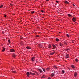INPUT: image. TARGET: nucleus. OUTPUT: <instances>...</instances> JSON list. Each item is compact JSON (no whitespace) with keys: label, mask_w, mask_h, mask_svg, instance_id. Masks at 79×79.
I'll list each match as a JSON object with an SVG mask.
<instances>
[{"label":"nucleus","mask_w":79,"mask_h":79,"mask_svg":"<svg viewBox=\"0 0 79 79\" xmlns=\"http://www.w3.org/2000/svg\"><path fill=\"white\" fill-rule=\"evenodd\" d=\"M64 3H66V4H68V3H68V1H64Z\"/></svg>","instance_id":"nucleus-11"},{"label":"nucleus","mask_w":79,"mask_h":79,"mask_svg":"<svg viewBox=\"0 0 79 79\" xmlns=\"http://www.w3.org/2000/svg\"><path fill=\"white\" fill-rule=\"evenodd\" d=\"M74 76L75 77H76V76H77V73H76V72H75V73H74Z\"/></svg>","instance_id":"nucleus-10"},{"label":"nucleus","mask_w":79,"mask_h":79,"mask_svg":"<svg viewBox=\"0 0 79 79\" xmlns=\"http://www.w3.org/2000/svg\"><path fill=\"white\" fill-rule=\"evenodd\" d=\"M75 61H76V62H78L79 60H78V59H75Z\"/></svg>","instance_id":"nucleus-17"},{"label":"nucleus","mask_w":79,"mask_h":79,"mask_svg":"<svg viewBox=\"0 0 79 79\" xmlns=\"http://www.w3.org/2000/svg\"><path fill=\"white\" fill-rule=\"evenodd\" d=\"M56 3H58V1H56Z\"/></svg>","instance_id":"nucleus-38"},{"label":"nucleus","mask_w":79,"mask_h":79,"mask_svg":"<svg viewBox=\"0 0 79 79\" xmlns=\"http://www.w3.org/2000/svg\"><path fill=\"white\" fill-rule=\"evenodd\" d=\"M64 44H65V45H67V43H66V42H64Z\"/></svg>","instance_id":"nucleus-37"},{"label":"nucleus","mask_w":79,"mask_h":79,"mask_svg":"<svg viewBox=\"0 0 79 79\" xmlns=\"http://www.w3.org/2000/svg\"><path fill=\"white\" fill-rule=\"evenodd\" d=\"M26 48L27 49H31V47H29L27 46V47H26Z\"/></svg>","instance_id":"nucleus-13"},{"label":"nucleus","mask_w":79,"mask_h":79,"mask_svg":"<svg viewBox=\"0 0 79 79\" xmlns=\"http://www.w3.org/2000/svg\"><path fill=\"white\" fill-rule=\"evenodd\" d=\"M41 78H45V77H44V76H42L41 77Z\"/></svg>","instance_id":"nucleus-31"},{"label":"nucleus","mask_w":79,"mask_h":79,"mask_svg":"<svg viewBox=\"0 0 79 79\" xmlns=\"http://www.w3.org/2000/svg\"><path fill=\"white\" fill-rule=\"evenodd\" d=\"M13 58H15V57H16V55H15V54H13Z\"/></svg>","instance_id":"nucleus-14"},{"label":"nucleus","mask_w":79,"mask_h":79,"mask_svg":"<svg viewBox=\"0 0 79 79\" xmlns=\"http://www.w3.org/2000/svg\"><path fill=\"white\" fill-rule=\"evenodd\" d=\"M78 40H79V38L78 39Z\"/></svg>","instance_id":"nucleus-48"},{"label":"nucleus","mask_w":79,"mask_h":79,"mask_svg":"<svg viewBox=\"0 0 79 79\" xmlns=\"http://www.w3.org/2000/svg\"><path fill=\"white\" fill-rule=\"evenodd\" d=\"M52 45L53 46V48H56V46L52 44Z\"/></svg>","instance_id":"nucleus-12"},{"label":"nucleus","mask_w":79,"mask_h":79,"mask_svg":"<svg viewBox=\"0 0 79 79\" xmlns=\"http://www.w3.org/2000/svg\"><path fill=\"white\" fill-rule=\"evenodd\" d=\"M66 35L67 37H69V35H68V34H67Z\"/></svg>","instance_id":"nucleus-20"},{"label":"nucleus","mask_w":79,"mask_h":79,"mask_svg":"<svg viewBox=\"0 0 79 79\" xmlns=\"http://www.w3.org/2000/svg\"><path fill=\"white\" fill-rule=\"evenodd\" d=\"M32 61L33 62V61H34V60H32Z\"/></svg>","instance_id":"nucleus-45"},{"label":"nucleus","mask_w":79,"mask_h":79,"mask_svg":"<svg viewBox=\"0 0 79 79\" xmlns=\"http://www.w3.org/2000/svg\"><path fill=\"white\" fill-rule=\"evenodd\" d=\"M10 51L11 52H15V50L14 49H10Z\"/></svg>","instance_id":"nucleus-7"},{"label":"nucleus","mask_w":79,"mask_h":79,"mask_svg":"<svg viewBox=\"0 0 79 79\" xmlns=\"http://www.w3.org/2000/svg\"><path fill=\"white\" fill-rule=\"evenodd\" d=\"M12 72L13 73H16V71H12Z\"/></svg>","instance_id":"nucleus-30"},{"label":"nucleus","mask_w":79,"mask_h":79,"mask_svg":"<svg viewBox=\"0 0 79 79\" xmlns=\"http://www.w3.org/2000/svg\"><path fill=\"white\" fill-rule=\"evenodd\" d=\"M43 71H44V72H45V69H42Z\"/></svg>","instance_id":"nucleus-28"},{"label":"nucleus","mask_w":79,"mask_h":79,"mask_svg":"<svg viewBox=\"0 0 79 79\" xmlns=\"http://www.w3.org/2000/svg\"><path fill=\"white\" fill-rule=\"evenodd\" d=\"M3 49L2 50V52H4V51H5V48H4V47H3Z\"/></svg>","instance_id":"nucleus-21"},{"label":"nucleus","mask_w":79,"mask_h":79,"mask_svg":"<svg viewBox=\"0 0 79 79\" xmlns=\"http://www.w3.org/2000/svg\"><path fill=\"white\" fill-rule=\"evenodd\" d=\"M36 37H39V35H36Z\"/></svg>","instance_id":"nucleus-39"},{"label":"nucleus","mask_w":79,"mask_h":79,"mask_svg":"<svg viewBox=\"0 0 79 79\" xmlns=\"http://www.w3.org/2000/svg\"><path fill=\"white\" fill-rule=\"evenodd\" d=\"M41 12L42 13H43V12H44V10H41Z\"/></svg>","instance_id":"nucleus-35"},{"label":"nucleus","mask_w":79,"mask_h":79,"mask_svg":"<svg viewBox=\"0 0 79 79\" xmlns=\"http://www.w3.org/2000/svg\"><path fill=\"white\" fill-rule=\"evenodd\" d=\"M38 71H39V72L40 73H42V71L41 70V69H38Z\"/></svg>","instance_id":"nucleus-5"},{"label":"nucleus","mask_w":79,"mask_h":79,"mask_svg":"<svg viewBox=\"0 0 79 79\" xmlns=\"http://www.w3.org/2000/svg\"><path fill=\"white\" fill-rule=\"evenodd\" d=\"M46 0V1H47V2H48V0Z\"/></svg>","instance_id":"nucleus-44"},{"label":"nucleus","mask_w":79,"mask_h":79,"mask_svg":"<svg viewBox=\"0 0 79 79\" xmlns=\"http://www.w3.org/2000/svg\"><path fill=\"white\" fill-rule=\"evenodd\" d=\"M34 73H35V74H36L37 75H39V74H38V73H37V72L36 71H35L34 72Z\"/></svg>","instance_id":"nucleus-19"},{"label":"nucleus","mask_w":79,"mask_h":79,"mask_svg":"<svg viewBox=\"0 0 79 79\" xmlns=\"http://www.w3.org/2000/svg\"><path fill=\"white\" fill-rule=\"evenodd\" d=\"M56 45L57 46H58V45H57V44H56Z\"/></svg>","instance_id":"nucleus-47"},{"label":"nucleus","mask_w":79,"mask_h":79,"mask_svg":"<svg viewBox=\"0 0 79 79\" xmlns=\"http://www.w3.org/2000/svg\"><path fill=\"white\" fill-rule=\"evenodd\" d=\"M38 46L39 47H41V46H42V45H41V44H38Z\"/></svg>","instance_id":"nucleus-27"},{"label":"nucleus","mask_w":79,"mask_h":79,"mask_svg":"<svg viewBox=\"0 0 79 79\" xmlns=\"http://www.w3.org/2000/svg\"><path fill=\"white\" fill-rule=\"evenodd\" d=\"M50 68L49 67H48L46 68V70L48 71H49L50 70Z\"/></svg>","instance_id":"nucleus-8"},{"label":"nucleus","mask_w":79,"mask_h":79,"mask_svg":"<svg viewBox=\"0 0 79 79\" xmlns=\"http://www.w3.org/2000/svg\"><path fill=\"white\" fill-rule=\"evenodd\" d=\"M55 76V73H52V74H51V76L53 77V76Z\"/></svg>","instance_id":"nucleus-9"},{"label":"nucleus","mask_w":79,"mask_h":79,"mask_svg":"<svg viewBox=\"0 0 79 79\" xmlns=\"http://www.w3.org/2000/svg\"><path fill=\"white\" fill-rule=\"evenodd\" d=\"M3 6L2 5H1L0 6V8H2Z\"/></svg>","instance_id":"nucleus-29"},{"label":"nucleus","mask_w":79,"mask_h":79,"mask_svg":"<svg viewBox=\"0 0 79 79\" xmlns=\"http://www.w3.org/2000/svg\"><path fill=\"white\" fill-rule=\"evenodd\" d=\"M35 60V57H33L31 58V60Z\"/></svg>","instance_id":"nucleus-15"},{"label":"nucleus","mask_w":79,"mask_h":79,"mask_svg":"<svg viewBox=\"0 0 79 79\" xmlns=\"http://www.w3.org/2000/svg\"><path fill=\"white\" fill-rule=\"evenodd\" d=\"M71 67H72V68H75L74 65H71Z\"/></svg>","instance_id":"nucleus-23"},{"label":"nucleus","mask_w":79,"mask_h":79,"mask_svg":"<svg viewBox=\"0 0 79 79\" xmlns=\"http://www.w3.org/2000/svg\"><path fill=\"white\" fill-rule=\"evenodd\" d=\"M55 53V51L53 52H52L51 53H50V54L51 55H53V54H54V53Z\"/></svg>","instance_id":"nucleus-6"},{"label":"nucleus","mask_w":79,"mask_h":79,"mask_svg":"<svg viewBox=\"0 0 79 79\" xmlns=\"http://www.w3.org/2000/svg\"><path fill=\"white\" fill-rule=\"evenodd\" d=\"M30 74H31V75H33V76H34V75H35V74L34 73H32L31 72H30Z\"/></svg>","instance_id":"nucleus-4"},{"label":"nucleus","mask_w":79,"mask_h":79,"mask_svg":"<svg viewBox=\"0 0 79 79\" xmlns=\"http://www.w3.org/2000/svg\"><path fill=\"white\" fill-rule=\"evenodd\" d=\"M50 47H51V45L49 44V45L48 46V48H50Z\"/></svg>","instance_id":"nucleus-25"},{"label":"nucleus","mask_w":79,"mask_h":79,"mask_svg":"<svg viewBox=\"0 0 79 79\" xmlns=\"http://www.w3.org/2000/svg\"><path fill=\"white\" fill-rule=\"evenodd\" d=\"M10 5H11V6H13V4H10Z\"/></svg>","instance_id":"nucleus-42"},{"label":"nucleus","mask_w":79,"mask_h":79,"mask_svg":"<svg viewBox=\"0 0 79 79\" xmlns=\"http://www.w3.org/2000/svg\"><path fill=\"white\" fill-rule=\"evenodd\" d=\"M68 16H69V17L71 16V15H70V14H68Z\"/></svg>","instance_id":"nucleus-24"},{"label":"nucleus","mask_w":79,"mask_h":79,"mask_svg":"<svg viewBox=\"0 0 79 79\" xmlns=\"http://www.w3.org/2000/svg\"><path fill=\"white\" fill-rule=\"evenodd\" d=\"M31 13H32V14H33V13H34V11H31Z\"/></svg>","instance_id":"nucleus-34"},{"label":"nucleus","mask_w":79,"mask_h":79,"mask_svg":"<svg viewBox=\"0 0 79 79\" xmlns=\"http://www.w3.org/2000/svg\"><path fill=\"white\" fill-rule=\"evenodd\" d=\"M56 41L57 42H58V41H59V39L58 38H56Z\"/></svg>","instance_id":"nucleus-18"},{"label":"nucleus","mask_w":79,"mask_h":79,"mask_svg":"<svg viewBox=\"0 0 79 79\" xmlns=\"http://www.w3.org/2000/svg\"><path fill=\"white\" fill-rule=\"evenodd\" d=\"M64 72H65L63 70H62V73H63V74L64 73Z\"/></svg>","instance_id":"nucleus-26"},{"label":"nucleus","mask_w":79,"mask_h":79,"mask_svg":"<svg viewBox=\"0 0 79 79\" xmlns=\"http://www.w3.org/2000/svg\"><path fill=\"white\" fill-rule=\"evenodd\" d=\"M12 70H13V69H12Z\"/></svg>","instance_id":"nucleus-49"},{"label":"nucleus","mask_w":79,"mask_h":79,"mask_svg":"<svg viewBox=\"0 0 79 79\" xmlns=\"http://www.w3.org/2000/svg\"><path fill=\"white\" fill-rule=\"evenodd\" d=\"M48 79H51V78L50 77L48 78Z\"/></svg>","instance_id":"nucleus-41"},{"label":"nucleus","mask_w":79,"mask_h":79,"mask_svg":"<svg viewBox=\"0 0 79 79\" xmlns=\"http://www.w3.org/2000/svg\"><path fill=\"white\" fill-rule=\"evenodd\" d=\"M59 45L60 46H61V47H62V46H63V44H61V43H60Z\"/></svg>","instance_id":"nucleus-16"},{"label":"nucleus","mask_w":79,"mask_h":79,"mask_svg":"<svg viewBox=\"0 0 79 79\" xmlns=\"http://www.w3.org/2000/svg\"><path fill=\"white\" fill-rule=\"evenodd\" d=\"M30 72H27L26 73V74L27 75V76L28 77H29V75H30Z\"/></svg>","instance_id":"nucleus-2"},{"label":"nucleus","mask_w":79,"mask_h":79,"mask_svg":"<svg viewBox=\"0 0 79 79\" xmlns=\"http://www.w3.org/2000/svg\"><path fill=\"white\" fill-rule=\"evenodd\" d=\"M73 6H75V5H74V4H73Z\"/></svg>","instance_id":"nucleus-40"},{"label":"nucleus","mask_w":79,"mask_h":79,"mask_svg":"<svg viewBox=\"0 0 79 79\" xmlns=\"http://www.w3.org/2000/svg\"><path fill=\"white\" fill-rule=\"evenodd\" d=\"M76 19L75 17H73L72 19V21L73 22H75L76 21Z\"/></svg>","instance_id":"nucleus-1"},{"label":"nucleus","mask_w":79,"mask_h":79,"mask_svg":"<svg viewBox=\"0 0 79 79\" xmlns=\"http://www.w3.org/2000/svg\"><path fill=\"white\" fill-rule=\"evenodd\" d=\"M4 18H6V15H4Z\"/></svg>","instance_id":"nucleus-32"},{"label":"nucleus","mask_w":79,"mask_h":79,"mask_svg":"<svg viewBox=\"0 0 79 79\" xmlns=\"http://www.w3.org/2000/svg\"><path fill=\"white\" fill-rule=\"evenodd\" d=\"M65 51H68V50L69 51L70 50V49H65Z\"/></svg>","instance_id":"nucleus-22"},{"label":"nucleus","mask_w":79,"mask_h":79,"mask_svg":"<svg viewBox=\"0 0 79 79\" xmlns=\"http://www.w3.org/2000/svg\"><path fill=\"white\" fill-rule=\"evenodd\" d=\"M23 38H21V39H23Z\"/></svg>","instance_id":"nucleus-46"},{"label":"nucleus","mask_w":79,"mask_h":79,"mask_svg":"<svg viewBox=\"0 0 79 79\" xmlns=\"http://www.w3.org/2000/svg\"><path fill=\"white\" fill-rule=\"evenodd\" d=\"M69 57V54H66V55L65 58H68Z\"/></svg>","instance_id":"nucleus-3"},{"label":"nucleus","mask_w":79,"mask_h":79,"mask_svg":"<svg viewBox=\"0 0 79 79\" xmlns=\"http://www.w3.org/2000/svg\"><path fill=\"white\" fill-rule=\"evenodd\" d=\"M54 68H55L56 69L57 68V67H56V66H54Z\"/></svg>","instance_id":"nucleus-36"},{"label":"nucleus","mask_w":79,"mask_h":79,"mask_svg":"<svg viewBox=\"0 0 79 79\" xmlns=\"http://www.w3.org/2000/svg\"><path fill=\"white\" fill-rule=\"evenodd\" d=\"M72 43H74V41H72Z\"/></svg>","instance_id":"nucleus-43"},{"label":"nucleus","mask_w":79,"mask_h":79,"mask_svg":"<svg viewBox=\"0 0 79 79\" xmlns=\"http://www.w3.org/2000/svg\"><path fill=\"white\" fill-rule=\"evenodd\" d=\"M8 42L9 43V44H10L11 43L10 42V40H8Z\"/></svg>","instance_id":"nucleus-33"}]
</instances>
